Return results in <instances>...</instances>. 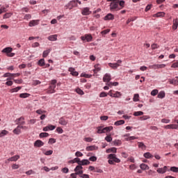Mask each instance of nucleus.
I'll use <instances>...</instances> for the list:
<instances>
[{
  "label": "nucleus",
  "instance_id": "nucleus-29",
  "mask_svg": "<svg viewBox=\"0 0 178 178\" xmlns=\"http://www.w3.org/2000/svg\"><path fill=\"white\" fill-rule=\"evenodd\" d=\"M177 26H178V19H173L172 29L177 30Z\"/></svg>",
  "mask_w": 178,
  "mask_h": 178
},
{
  "label": "nucleus",
  "instance_id": "nucleus-1",
  "mask_svg": "<svg viewBox=\"0 0 178 178\" xmlns=\"http://www.w3.org/2000/svg\"><path fill=\"white\" fill-rule=\"evenodd\" d=\"M108 2H111L110 4L111 10H120L122 8H119V0H107Z\"/></svg>",
  "mask_w": 178,
  "mask_h": 178
},
{
  "label": "nucleus",
  "instance_id": "nucleus-37",
  "mask_svg": "<svg viewBox=\"0 0 178 178\" xmlns=\"http://www.w3.org/2000/svg\"><path fill=\"white\" fill-rule=\"evenodd\" d=\"M12 79H13L12 78H8L7 82H6V86H8L9 87H10V86H13V81H10Z\"/></svg>",
  "mask_w": 178,
  "mask_h": 178
},
{
  "label": "nucleus",
  "instance_id": "nucleus-19",
  "mask_svg": "<svg viewBox=\"0 0 178 178\" xmlns=\"http://www.w3.org/2000/svg\"><path fill=\"white\" fill-rule=\"evenodd\" d=\"M18 159H20V156L19 155H15L11 158H9L8 161L9 162H16Z\"/></svg>",
  "mask_w": 178,
  "mask_h": 178
},
{
  "label": "nucleus",
  "instance_id": "nucleus-27",
  "mask_svg": "<svg viewBox=\"0 0 178 178\" xmlns=\"http://www.w3.org/2000/svg\"><path fill=\"white\" fill-rule=\"evenodd\" d=\"M58 169V167H53L51 169L49 168L44 166L42 168V170H44L45 172H49V170H56Z\"/></svg>",
  "mask_w": 178,
  "mask_h": 178
},
{
  "label": "nucleus",
  "instance_id": "nucleus-31",
  "mask_svg": "<svg viewBox=\"0 0 178 178\" xmlns=\"http://www.w3.org/2000/svg\"><path fill=\"white\" fill-rule=\"evenodd\" d=\"M51 49H49L46 51H44L43 54H42V57L43 58H47V56H48V55H49V54L51 53Z\"/></svg>",
  "mask_w": 178,
  "mask_h": 178
},
{
  "label": "nucleus",
  "instance_id": "nucleus-49",
  "mask_svg": "<svg viewBox=\"0 0 178 178\" xmlns=\"http://www.w3.org/2000/svg\"><path fill=\"white\" fill-rule=\"evenodd\" d=\"M105 140L107 141V143H111L112 141V136H111V135L106 136Z\"/></svg>",
  "mask_w": 178,
  "mask_h": 178
},
{
  "label": "nucleus",
  "instance_id": "nucleus-61",
  "mask_svg": "<svg viewBox=\"0 0 178 178\" xmlns=\"http://www.w3.org/2000/svg\"><path fill=\"white\" fill-rule=\"evenodd\" d=\"M61 172H63V173H69V168H62Z\"/></svg>",
  "mask_w": 178,
  "mask_h": 178
},
{
  "label": "nucleus",
  "instance_id": "nucleus-42",
  "mask_svg": "<svg viewBox=\"0 0 178 178\" xmlns=\"http://www.w3.org/2000/svg\"><path fill=\"white\" fill-rule=\"evenodd\" d=\"M144 115V112L143 111H135L134 113V116H143Z\"/></svg>",
  "mask_w": 178,
  "mask_h": 178
},
{
  "label": "nucleus",
  "instance_id": "nucleus-45",
  "mask_svg": "<svg viewBox=\"0 0 178 178\" xmlns=\"http://www.w3.org/2000/svg\"><path fill=\"white\" fill-rule=\"evenodd\" d=\"M170 84H173L174 86H176V84H178V79H169Z\"/></svg>",
  "mask_w": 178,
  "mask_h": 178
},
{
  "label": "nucleus",
  "instance_id": "nucleus-4",
  "mask_svg": "<svg viewBox=\"0 0 178 178\" xmlns=\"http://www.w3.org/2000/svg\"><path fill=\"white\" fill-rule=\"evenodd\" d=\"M65 8L72 10L73 8H77V2L75 0L71 1L65 6Z\"/></svg>",
  "mask_w": 178,
  "mask_h": 178
},
{
  "label": "nucleus",
  "instance_id": "nucleus-46",
  "mask_svg": "<svg viewBox=\"0 0 178 178\" xmlns=\"http://www.w3.org/2000/svg\"><path fill=\"white\" fill-rule=\"evenodd\" d=\"M157 97H158V98H161V99L163 98H165V92L163 91L159 92Z\"/></svg>",
  "mask_w": 178,
  "mask_h": 178
},
{
  "label": "nucleus",
  "instance_id": "nucleus-55",
  "mask_svg": "<svg viewBox=\"0 0 178 178\" xmlns=\"http://www.w3.org/2000/svg\"><path fill=\"white\" fill-rule=\"evenodd\" d=\"M89 161L91 162H97V156H92L89 158Z\"/></svg>",
  "mask_w": 178,
  "mask_h": 178
},
{
  "label": "nucleus",
  "instance_id": "nucleus-28",
  "mask_svg": "<svg viewBox=\"0 0 178 178\" xmlns=\"http://www.w3.org/2000/svg\"><path fill=\"white\" fill-rule=\"evenodd\" d=\"M140 168L142 169V170H148V169H149V166L145 163L140 164Z\"/></svg>",
  "mask_w": 178,
  "mask_h": 178
},
{
  "label": "nucleus",
  "instance_id": "nucleus-39",
  "mask_svg": "<svg viewBox=\"0 0 178 178\" xmlns=\"http://www.w3.org/2000/svg\"><path fill=\"white\" fill-rule=\"evenodd\" d=\"M122 97V93L120 92L116 91L113 96V98H120Z\"/></svg>",
  "mask_w": 178,
  "mask_h": 178
},
{
  "label": "nucleus",
  "instance_id": "nucleus-63",
  "mask_svg": "<svg viewBox=\"0 0 178 178\" xmlns=\"http://www.w3.org/2000/svg\"><path fill=\"white\" fill-rule=\"evenodd\" d=\"M147 119H149V116L148 115H143L140 117V120H147Z\"/></svg>",
  "mask_w": 178,
  "mask_h": 178
},
{
  "label": "nucleus",
  "instance_id": "nucleus-17",
  "mask_svg": "<svg viewBox=\"0 0 178 178\" xmlns=\"http://www.w3.org/2000/svg\"><path fill=\"white\" fill-rule=\"evenodd\" d=\"M40 22V20L38 19H34V20H31L29 22V27H34V26H38V22Z\"/></svg>",
  "mask_w": 178,
  "mask_h": 178
},
{
  "label": "nucleus",
  "instance_id": "nucleus-43",
  "mask_svg": "<svg viewBox=\"0 0 178 178\" xmlns=\"http://www.w3.org/2000/svg\"><path fill=\"white\" fill-rule=\"evenodd\" d=\"M29 97H30V94L29 93H21L19 95L20 98H29Z\"/></svg>",
  "mask_w": 178,
  "mask_h": 178
},
{
  "label": "nucleus",
  "instance_id": "nucleus-14",
  "mask_svg": "<svg viewBox=\"0 0 178 178\" xmlns=\"http://www.w3.org/2000/svg\"><path fill=\"white\" fill-rule=\"evenodd\" d=\"M44 142H42L41 140H37L34 143V147H37L38 148H41V147H43Z\"/></svg>",
  "mask_w": 178,
  "mask_h": 178
},
{
  "label": "nucleus",
  "instance_id": "nucleus-13",
  "mask_svg": "<svg viewBox=\"0 0 178 178\" xmlns=\"http://www.w3.org/2000/svg\"><path fill=\"white\" fill-rule=\"evenodd\" d=\"M81 14L83 16H88V15H91V11H90L89 8H84L81 11Z\"/></svg>",
  "mask_w": 178,
  "mask_h": 178
},
{
  "label": "nucleus",
  "instance_id": "nucleus-36",
  "mask_svg": "<svg viewBox=\"0 0 178 178\" xmlns=\"http://www.w3.org/2000/svg\"><path fill=\"white\" fill-rule=\"evenodd\" d=\"M143 156L146 158L147 159H149V158H153L154 156L151 154L149 152H146L143 154Z\"/></svg>",
  "mask_w": 178,
  "mask_h": 178
},
{
  "label": "nucleus",
  "instance_id": "nucleus-60",
  "mask_svg": "<svg viewBox=\"0 0 178 178\" xmlns=\"http://www.w3.org/2000/svg\"><path fill=\"white\" fill-rule=\"evenodd\" d=\"M151 8H152V4H148V5L146 6L145 10L146 12H148V10H151Z\"/></svg>",
  "mask_w": 178,
  "mask_h": 178
},
{
  "label": "nucleus",
  "instance_id": "nucleus-15",
  "mask_svg": "<svg viewBox=\"0 0 178 178\" xmlns=\"http://www.w3.org/2000/svg\"><path fill=\"white\" fill-rule=\"evenodd\" d=\"M17 124H19V126H23L26 124V122H24V118L20 117L19 118L16 120Z\"/></svg>",
  "mask_w": 178,
  "mask_h": 178
},
{
  "label": "nucleus",
  "instance_id": "nucleus-53",
  "mask_svg": "<svg viewBox=\"0 0 178 178\" xmlns=\"http://www.w3.org/2000/svg\"><path fill=\"white\" fill-rule=\"evenodd\" d=\"M3 77H13V74H10L9 72H6L3 75Z\"/></svg>",
  "mask_w": 178,
  "mask_h": 178
},
{
  "label": "nucleus",
  "instance_id": "nucleus-38",
  "mask_svg": "<svg viewBox=\"0 0 178 178\" xmlns=\"http://www.w3.org/2000/svg\"><path fill=\"white\" fill-rule=\"evenodd\" d=\"M140 95L138 94H135L133 98L134 102H138L140 101Z\"/></svg>",
  "mask_w": 178,
  "mask_h": 178
},
{
  "label": "nucleus",
  "instance_id": "nucleus-54",
  "mask_svg": "<svg viewBox=\"0 0 178 178\" xmlns=\"http://www.w3.org/2000/svg\"><path fill=\"white\" fill-rule=\"evenodd\" d=\"M47 111H43L42 109H39L36 111V113H38V115H42V113H46Z\"/></svg>",
  "mask_w": 178,
  "mask_h": 178
},
{
  "label": "nucleus",
  "instance_id": "nucleus-51",
  "mask_svg": "<svg viewBox=\"0 0 178 178\" xmlns=\"http://www.w3.org/2000/svg\"><path fill=\"white\" fill-rule=\"evenodd\" d=\"M55 143H56V139L52 138L49 139V144H55Z\"/></svg>",
  "mask_w": 178,
  "mask_h": 178
},
{
  "label": "nucleus",
  "instance_id": "nucleus-32",
  "mask_svg": "<svg viewBox=\"0 0 178 178\" xmlns=\"http://www.w3.org/2000/svg\"><path fill=\"white\" fill-rule=\"evenodd\" d=\"M38 65L39 66H45V60L44 58H41L40 60H39V61L38 62Z\"/></svg>",
  "mask_w": 178,
  "mask_h": 178
},
{
  "label": "nucleus",
  "instance_id": "nucleus-35",
  "mask_svg": "<svg viewBox=\"0 0 178 178\" xmlns=\"http://www.w3.org/2000/svg\"><path fill=\"white\" fill-rule=\"evenodd\" d=\"M117 151H118V149H116V147H112L111 149H107L106 152L108 154H109V152H113V154H116Z\"/></svg>",
  "mask_w": 178,
  "mask_h": 178
},
{
  "label": "nucleus",
  "instance_id": "nucleus-30",
  "mask_svg": "<svg viewBox=\"0 0 178 178\" xmlns=\"http://www.w3.org/2000/svg\"><path fill=\"white\" fill-rule=\"evenodd\" d=\"M99 70H101V66L99 65V64L95 65V69L93 70L94 73H98Z\"/></svg>",
  "mask_w": 178,
  "mask_h": 178
},
{
  "label": "nucleus",
  "instance_id": "nucleus-23",
  "mask_svg": "<svg viewBox=\"0 0 178 178\" xmlns=\"http://www.w3.org/2000/svg\"><path fill=\"white\" fill-rule=\"evenodd\" d=\"M49 41H57L58 40V35H51L48 38Z\"/></svg>",
  "mask_w": 178,
  "mask_h": 178
},
{
  "label": "nucleus",
  "instance_id": "nucleus-10",
  "mask_svg": "<svg viewBox=\"0 0 178 178\" xmlns=\"http://www.w3.org/2000/svg\"><path fill=\"white\" fill-rule=\"evenodd\" d=\"M168 166H164L163 168H159L157 169L156 172L157 173H160L161 175H163V173H166V172H169V170L168 169Z\"/></svg>",
  "mask_w": 178,
  "mask_h": 178
},
{
  "label": "nucleus",
  "instance_id": "nucleus-9",
  "mask_svg": "<svg viewBox=\"0 0 178 178\" xmlns=\"http://www.w3.org/2000/svg\"><path fill=\"white\" fill-rule=\"evenodd\" d=\"M108 159H112L115 163H120V159L116 157V154H111L108 155Z\"/></svg>",
  "mask_w": 178,
  "mask_h": 178
},
{
  "label": "nucleus",
  "instance_id": "nucleus-22",
  "mask_svg": "<svg viewBox=\"0 0 178 178\" xmlns=\"http://www.w3.org/2000/svg\"><path fill=\"white\" fill-rule=\"evenodd\" d=\"M86 151H96L98 149V147L95 145H92V146H88L86 147Z\"/></svg>",
  "mask_w": 178,
  "mask_h": 178
},
{
  "label": "nucleus",
  "instance_id": "nucleus-34",
  "mask_svg": "<svg viewBox=\"0 0 178 178\" xmlns=\"http://www.w3.org/2000/svg\"><path fill=\"white\" fill-rule=\"evenodd\" d=\"M113 145H116L119 147V145H122V140H115L113 141Z\"/></svg>",
  "mask_w": 178,
  "mask_h": 178
},
{
  "label": "nucleus",
  "instance_id": "nucleus-33",
  "mask_svg": "<svg viewBox=\"0 0 178 178\" xmlns=\"http://www.w3.org/2000/svg\"><path fill=\"white\" fill-rule=\"evenodd\" d=\"M49 134L47 133V132H42L40 134L39 137L40 138H44L45 137H49Z\"/></svg>",
  "mask_w": 178,
  "mask_h": 178
},
{
  "label": "nucleus",
  "instance_id": "nucleus-57",
  "mask_svg": "<svg viewBox=\"0 0 178 178\" xmlns=\"http://www.w3.org/2000/svg\"><path fill=\"white\" fill-rule=\"evenodd\" d=\"M56 130L58 134H62V133H63V129L60 127H57Z\"/></svg>",
  "mask_w": 178,
  "mask_h": 178
},
{
  "label": "nucleus",
  "instance_id": "nucleus-20",
  "mask_svg": "<svg viewBox=\"0 0 178 178\" xmlns=\"http://www.w3.org/2000/svg\"><path fill=\"white\" fill-rule=\"evenodd\" d=\"M13 132L14 134L19 135L20 133H22V128L20 127V125H18L13 131Z\"/></svg>",
  "mask_w": 178,
  "mask_h": 178
},
{
  "label": "nucleus",
  "instance_id": "nucleus-50",
  "mask_svg": "<svg viewBox=\"0 0 178 178\" xmlns=\"http://www.w3.org/2000/svg\"><path fill=\"white\" fill-rule=\"evenodd\" d=\"M6 12H8V10L5 7H1L0 8V15H2V13H5Z\"/></svg>",
  "mask_w": 178,
  "mask_h": 178
},
{
  "label": "nucleus",
  "instance_id": "nucleus-21",
  "mask_svg": "<svg viewBox=\"0 0 178 178\" xmlns=\"http://www.w3.org/2000/svg\"><path fill=\"white\" fill-rule=\"evenodd\" d=\"M111 130H113V127H106L102 129V133H108L109 131H111Z\"/></svg>",
  "mask_w": 178,
  "mask_h": 178
},
{
  "label": "nucleus",
  "instance_id": "nucleus-16",
  "mask_svg": "<svg viewBox=\"0 0 178 178\" xmlns=\"http://www.w3.org/2000/svg\"><path fill=\"white\" fill-rule=\"evenodd\" d=\"M114 19L115 15L112 13H108L104 17V20H114Z\"/></svg>",
  "mask_w": 178,
  "mask_h": 178
},
{
  "label": "nucleus",
  "instance_id": "nucleus-64",
  "mask_svg": "<svg viewBox=\"0 0 178 178\" xmlns=\"http://www.w3.org/2000/svg\"><path fill=\"white\" fill-rule=\"evenodd\" d=\"M80 177H82V178H90V175H88L87 174H81L80 175Z\"/></svg>",
  "mask_w": 178,
  "mask_h": 178
},
{
  "label": "nucleus",
  "instance_id": "nucleus-59",
  "mask_svg": "<svg viewBox=\"0 0 178 178\" xmlns=\"http://www.w3.org/2000/svg\"><path fill=\"white\" fill-rule=\"evenodd\" d=\"M151 48L152 49H158V48H159V45L156 44H153L151 45Z\"/></svg>",
  "mask_w": 178,
  "mask_h": 178
},
{
  "label": "nucleus",
  "instance_id": "nucleus-5",
  "mask_svg": "<svg viewBox=\"0 0 178 178\" xmlns=\"http://www.w3.org/2000/svg\"><path fill=\"white\" fill-rule=\"evenodd\" d=\"M81 40L85 42L86 41L87 42H91L92 41V35L91 34H86L83 36L81 37Z\"/></svg>",
  "mask_w": 178,
  "mask_h": 178
},
{
  "label": "nucleus",
  "instance_id": "nucleus-56",
  "mask_svg": "<svg viewBox=\"0 0 178 178\" xmlns=\"http://www.w3.org/2000/svg\"><path fill=\"white\" fill-rule=\"evenodd\" d=\"M158 94V90L154 89L151 92V95H152L153 97H155V95H157Z\"/></svg>",
  "mask_w": 178,
  "mask_h": 178
},
{
  "label": "nucleus",
  "instance_id": "nucleus-6",
  "mask_svg": "<svg viewBox=\"0 0 178 178\" xmlns=\"http://www.w3.org/2000/svg\"><path fill=\"white\" fill-rule=\"evenodd\" d=\"M120 63H122V60H117L116 63H108V66L111 67V69L116 70V69H118V67L120 66Z\"/></svg>",
  "mask_w": 178,
  "mask_h": 178
},
{
  "label": "nucleus",
  "instance_id": "nucleus-47",
  "mask_svg": "<svg viewBox=\"0 0 178 178\" xmlns=\"http://www.w3.org/2000/svg\"><path fill=\"white\" fill-rule=\"evenodd\" d=\"M76 92H77V94H79V95H84V92L80 88H76Z\"/></svg>",
  "mask_w": 178,
  "mask_h": 178
},
{
  "label": "nucleus",
  "instance_id": "nucleus-40",
  "mask_svg": "<svg viewBox=\"0 0 178 178\" xmlns=\"http://www.w3.org/2000/svg\"><path fill=\"white\" fill-rule=\"evenodd\" d=\"M114 124L115 126H120L122 124H124V120H120L116 121Z\"/></svg>",
  "mask_w": 178,
  "mask_h": 178
},
{
  "label": "nucleus",
  "instance_id": "nucleus-7",
  "mask_svg": "<svg viewBox=\"0 0 178 178\" xmlns=\"http://www.w3.org/2000/svg\"><path fill=\"white\" fill-rule=\"evenodd\" d=\"M74 172L76 175H83L84 173V171L83 170V166L78 165L76 167L74 168Z\"/></svg>",
  "mask_w": 178,
  "mask_h": 178
},
{
  "label": "nucleus",
  "instance_id": "nucleus-58",
  "mask_svg": "<svg viewBox=\"0 0 178 178\" xmlns=\"http://www.w3.org/2000/svg\"><path fill=\"white\" fill-rule=\"evenodd\" d=\"M47 127H49V130H55L56 129V126L52 124H49Z\"/></svg>",
  "mask_w": 178,
  "mask_h": 178
},
{
  "label": "nucleus",
  "instance_id": "nucleus-41",
  "mask_svg": "<svg viewBox=\"0 0 178 178\" xmlns=\"http://www.w3.org/2000/svg\"><path fill=\"white\" fill-rule=\"evenodd\" d=\"M19 90H22V87L18 86L17 88H14L10 90V92H17V91H19Z\"/></svg>",
  "mask_w": 178,
  "mask_h": 178
},
{
  "label": "nucleus",
  "instance_id": "nucleus-44",
  "mask_svg": "<svg viewBox=\"0 0 178 178\" xmlns=\"http://www.w3.org/2000/svg\"><path fill=\"white\" fill-rule=\"evenodd\" d=\"M13 15V13H7L3 15V19H9Z\"/></svg>",
  "mask_w": 178,
  "mask_h": 178
},
{
  "label": "nucleus",
  "instance_id": "nucleus-12",
  "mask_svg": "<svg viewBox=\"0 0 178 178\" xmlns=\"http://www.w3.org/2000/svg\"><path fill=\"white\" fill-rule=\"evenodd\" d=\"M164 129H172L178 130V125L176 124H171L165 125L164 127Z\"/></svg>",
  "mask_w": 178,
  "mask_h": 178
},
{
  "label": "nucleus",
  "instance_id": "nucleus-52",
  "mask_svg": "<svg viewBox=\"0 0 178 178\" xmlns=\"http://www.w3.org/2000/svg\"><path fill=\"white\" fill-rule=\"evenodd\" d=\"M24 20H30L31 19V15L30 14H26L24 17Z\"/></svg>",
  "mask_w": 178,
  "mask_h": 178
},
{
  "label": "nucleus",
  "instance_id": "nucleus-2",
  "mask_svg": "<svg viewBox=\"0 0 178 178\" xmlns=\"http://www.w3.org/2000/svg\"><path fill=\"white\" fill-rule=\"evenodd\" d=\"M56 80L54 79L51 81L49 87L47 89V94H54L55 93V88H56Z\"/></svg>",
  "mask_w": 178,
  "mask_h": 178
},
{
  "label": "nucleus",
  "instance_id": "nucleus-62",
  "mask_svg": "<svg viewBox=\"0 0 178 178\" xmlns=\"http://www.w3.org/2000/svg\"><path fill=\"white\" fill-rule=\"evenodd\" d=\"M75 156L81 157L83 156V153H81V152L78 151L75 153Z\"/></svg>",
  "mask_w": 178,
  "mask_h": 178
},
{
  "label": "nucleus",
  "instance_id": "nucleus-25",
  "mask_svg": "<svg viewBox=\"0 0 178 178\" xmlns=\"http://www.w3.org/2000/svg\"><path fill=\"white\" fill-rule=\"evenodd\" d=\"M138 148H141L143 150L147 149V146L143 142H138Z\"/></svg>",
  "mask_w": 178,
  "mask_h": 178
},
{
  "label": "nucleus",
  "instance_id": "nucleus-48",
  "mask_svg": "<svg viewBox=\"0 0 178 178\" xmlns=\"http://www.w3.org/2000/svg\"><path fill=\"white\" fill-rule=\"evenodd\" d=\"M171 172H174V173H178V168L177 167H171L170 168Z\"/></svg>",
  "mask_w": 178,
  "mask_h": 178
},
{
  "label": "nucleus",
  "instance_id": "nucleus-11",
  "mask_svg": "<svg viewBox=\"0 0 178 178\" xmlns=\"http://www.w3.org/2000/svg\"><path fill=\"white\" fill-rule=\"evenodd\" d=\"M112 80V77L111 76L110 74H105V75L103 77V81L104 83H109Z\"/></svg>",
  "mask_w": 178,
  "mask_h": 178
},
{
  "label": "nucleus",
  "instance_id": "nucleus-3",
  "mask_svg": "<svg viewBox=\"0 0 178 178\" xmlns=\"http://www.w3.org/2000/svg\"><path fill=\"white\" fill-rule=\"evenodd\" d=\"M12 51H13L12 47H6L1 52H3V54H6L7 56L9 58H13V56H15V53H12Z\"/></svg>",
  "mask_w": 178,
  "mask_h": 178
},
{
  "label": "nucleus",
  "instance_id": "nucleus-26",
  "mask_svg": "<svg viewBox=\"0 0 178 178\" xmlns=\"http://www.w3.org/2000/svg\"><path fill=\"white\" fill-rule=\"evenodd\" d=\"M154 17H165L164 12H159L153 15Z\"/></svg>",
  "mask_w": 178,
  "mask_h": 178
},
{
  "label": "nucleus",
  "instance_id": "nucleus-18",
  "mask_svg": "<svg viewBox=\"0 0 178 178\" xmlns=\"http://www.w3.org/2000/svg\"><path fill=\"white\" fill-rule=\"evenodd\" d=\"M58 123L62 126H66V124H67L68 123V121L65 120V118L62 117L59 119Z\"/></svg>",
  "mask_w": 178,
  "mask_h": 178
},
{
  "label": "nucleus",
  "instance_id": "nucleus-24",
  "mask_svg": "<svg viewBox=\"0 0 178 178\" xmlns=\"http://www.w3.org/2000/svg\"><path fill=\"white\" fill-rule=\"evenodd\" d=\"M86 165H90V161L87 159H83L79 163L80 166H84Z\"/></svg>",
  "mask_w": 178,
  "mask_h": 178
},
{
  "label": "nucleus",
  "instance_id": "nucleus-8",
  "mask_svg": "<svg viewBox=\"0 0 178 178\" xmlns=\"http://www.w3.org/2000/svg\"><path fill=\"white\" fill-rule=\"evenodd\" d=\"M130 134H127L122 136L124 137L125 141H131L132 140H137V137L136 136H129Z\"/></svg>",
  "mask_w": 178,
  "mask_h": 178
}]
</instances>
